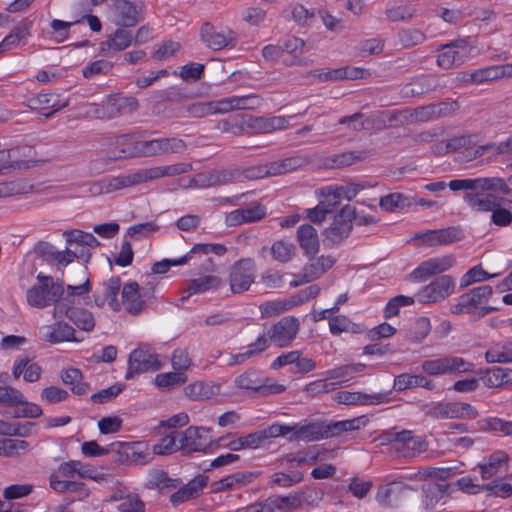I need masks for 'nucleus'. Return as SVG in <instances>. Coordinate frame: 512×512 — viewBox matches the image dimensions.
<instances>
[{
  "mask_svg": "<svg viewBox=\"0 0 512 512\" xmlns=\"http://www.w3.org/2000/svg\"><path fill=\"white\" fill-rule=\"evenodd\" d=\"M63 293L62 283L54 282L51 276L39 274L37 284L27 290L26 298L30 306L45 308L58 302Z\"/></svg>",
  "mask_w": 512,
  "mask_h": 512,
  "instance_id": "obj_1",
  "label": "nucleus"
},
{
  "mask_svg": "<svg viewBox=\"0 0 512 512\" xmlns=\"http://www.w3.org/2000/svg\"><path fill=\"white\" fill-rule=\"evenodd\" d=\"M382 444L394 443L395 450L403 457H415L428 448L424 437L415 435L411 430L396 431L392 429L380 436Z\"/></svg>",
  "mask_w": 512,
  "mask_h": 512,
  "instance_id": "obj_2",
  "label": "nucleus"
},
{
  "mask_svg": "<svg viewBox=\"0 0 512 512\" xmlns=\"http://www.w3.org/2000/svg\"><path fill=\"white\" fill-rule=\"evenodd\" d=\"M186 149V142L177 137L140 140L134 144V152L138 157L183 153Z\"/></svg>",
  "mask_w": 512,
  "mask_h": 512,
  "instance_id": "obj_3",
  "label": "nucleus"
},
{
  "mask_svg": "<svg viewBox=\"0 0 512 512\" xmlns=\"http://www.w3.org/2000/svg\"><path fill=\"white\" fill-rule=\"evenodd\" d=\"M424 413L434 419H475L478 411L469 403L437 402L424 407Z\"/></svg>",
  "mask_w": 512,
  "mask_h": 512,
  "instance_id": "obj_4",
  "label": "nucleus"
},
{
  "mask_svg": "<svg viewBox=\"0 0 512 512\" xmlns=\"http://www.w3.org/2000/svg\"><path fill=\"white\" fill-rule=\"evenodd\" d=\"M473 45L469 39H457L441 46L437 55V65L442 69H451L462 65L470 58Z\"/></svg>",
  "mask_w": 512,
  "mask_h": 512,
  "instance_id": "obj_5",
  "label": "nucleus"
},
{
  "mask_svg": "<svg viewBox=\"0 0 512 512\" xmlns=\"http://www.w3.org/2000/svg\"><path fill=\"white\" fill-rule=\"evenodd\" d=\"M356 218V209L351 205H345L334 216L329 227L324 230V235L333 244L342 242L349 236L353 227V220Z\"/></svg>",
  "mask_w": 512,
  "mask_h": 512,
  "instance_id": "obj_6",
  "label": "nucleus"
},
{
  "mask_svg": "<svg viewBox=\"0 0 512 512\" xmlns=\"http://www.w3.org/2000/svg\"><path fill=\"white\" fill-rule=\"evenodd\" d=\"M256 265L251 258L235 262L229 271V285L233 293L247 291L255 280Z\"/></svg>",
  "mask_w": 512,
  "mask_h": 512,
  "instance_id": "obj_7",
  "label": "nucleus"
},
{
  "mask_svg": "<svg viewBox=\"0 0 512 512\" xmlns=\"http://www.w3.org/2000/svg\"><path fill=\"white\" fill-rule=\"evenodd\" d=\"M449 188L453 191L470 190L473 191H499L502 194L510 192L509 186L504 179L499 177H483L475 179H456L448 184Z\"/></svg>",
  "mask_w": 512,
  "mask_h": 512,
  "instance_id": "obj_8",
  "label": "nucleus"
},
{
  "mask_svg": "<svg viewBox=\"0 0 512 512\" xmlns=\"http://www.w3.org/2000/svg\"><path fill=\"white\" fill-rule=\"evenodd\" d=\"M335 264V258L330 255H321L315 258L309 257V262L304 265L301 272L294 275L295 279L290 285L293 287L300 286L305 283L312 282L320 278Z\"/></svg>",
  "mask_w": 512,
  "mask_h": 512,
  "instance_id": "obj_9",
  "label": "nucleus"
},
{
  "mask_svg": "<svg viewBox=\"0 0 512 512\" xmlns=\"http://www.w3.org/2000/svg\"><path fill=\"white\" fill-rule=\"evenodd\" d=\"M455 283L448 275H442L423 287L416 295L422 304L436 303L444 300L454 292Z\"/></svg>",
  "mask_w": 512,
  "mask_h": 512,
  "instance_id": "obj_10",
  "label": "nucleus"
},
{
  "mask_svg": "<svg viewBox=\"0 0 512 512\" xmlns=\"http://www.w3.org/2000/svg\"><path fill=\"white\" fill-rule=\"evenodd\" d=\"M162 366L158 355L151 353L145 347L133 350L129 355L128 371L125 378L132 379L135 374L156 371Z\"/></svg>",
  "mask_w": 512,
  "mask_h": 512,
  "instance_id": "obj_11",
  "label": "nucleus"
},
{
  "mask_svg": "<svg viewBox=\"0 0 512 512\" xmlns=\"http://www.w3.org/2000/svg\"><path fill=\"white\" fill-rule=\"evenodd\" d=\"M76 460H70L59 465L49 477L50 487L59 493L77 491L81 484L72 481L77 477Z\"/></svg>",
  "mask_w": 512,
  "mask_h": 512,
  "instance_id": "obj_12",
  "label": "nucleus"
},
{
  "mask_svg": "<svg viewBox=\"0 0 512 512\" xmlns=\"http://www.w3.org/2000/svg\"><path fill=\"white\" fill-rule=\"evenodd\" d=\"M144 4L129 0H114L113 21L117 26L134 27L143 19Z\"/></svg>",
  "mask_w": 512,
  "mask_h": 512,
  "instance_id": "obj_13",
  "label": "nucleus"
},
{
  "mask_svg": "<svg viewBox=\"0 0 512 512\" xmlns=\"http://www.w3.org/2000/svg\"><path fill=\"white\" fill-rule=\"evenodd\" d=\"M200 36L206 46L215 51L234 46L236 33L229 29H218L211 23H204L200 30Z\"/></svg>",
  "mask_w": 512,
  "mask_h": 512,
  "instance_id": "obj_14",
  "label": "nucleus"
},
{
  "mask_svg": "<svg viewBox=\"0 0 512 512\" xmlns=\"http://www.w3.org/2000/svg\"><path fill=\"white\" fill-rule=\"evenodd\" d=\"M214 114H225L235 110H253L260 106L261 99L258 95L230 96L211 101Z\"/></svg>",
  "mask_w": 512,
  "mask_h": 512,
  "instance_id": "obj_15",
  "label": "nucleus"
},
{
  "mask_svg": "<svg viewBox=\"0 0 512 512\" xmlns=\"http://www.w3.org/2000/svg\"><path fill=\"white\" fill-rule=\"evenodd\" d=\"M109 502H116V509L118 512H145L146 504L141 497L131 491L128 487L119 485L116 487L110 498Z\"/></svg>",
  "mask_w": 512,
  "mask_h": 512,
  "instance_id": "obj_16",
  "label": "nucleus"
},
{
  "mask_svg": "<svg viewBox=\"0 0 512 512\" xmlns=\"http://www.w3.org/2000/svg\"><path fill=\"white\" fill-rule=\"evenodd\" d=\"M299 326L297 318L286 316L274 324L268 331L270 339L278 347H287L295 339Z\"/></svg>",
  "mask_w": 512,
  "mask_h": 512,
  "instance_id": "obj_17",
  "label": "nucleus"
},
{
  "mask_svg": "<svg viewBox=\"0 0 512 512\" xmlns=\"http://www.w3.org/2000/svg\"><path fill=\"white\" fill-rule=\"evenodd\" d=\"M129 27L118 28L108 35L104 41L100 43L99 51L105 56H112L115 53L124 51L133 44V32Z\"/></svg>",
  "mask_w": 512,
  "mask_h": 512,
  "instance_id": "obj_18",
  "label": "nucleus"
},
{
  "mask_svg": "<svg viewBox=\"0 0 512 512\" xmlns=\"http://www.w3.org/2000/svg\"><path fill=\"white\" fill-rule=\"evenodd\" d=\"M491 295L492 288L489 285L476 287L462 295L471 311L473 320H478L493 310L492 307L482 306Z\"/></svg>",
  "mask_w": 512,
  "mask_h": 512,
  "instance_id": "obj_19",
  "label": "nucleus"
},
{
  "mask_svg": "<svg viewBox=\"0 0 512 512\" xmlns=\"http://www.w3.org/2000/svg\"><path fill=\"white\" fill-rule=\"evenodd\" d=\"M64 315L83 331H92L95 326L93 314L84 308H67L64 303L57 304L53 310V317L61 318Z\"/></svg>",
  "mask_w": 512,
  "mask_h": 512,
  "instance_id": "obj_20",
  "label": "nucleus"
},
{
  "mask_svg": "<svg viewBox=\"0 0 512 512\" xmlns=\"http://www.w3.org/2000/svg\"><path fill=\"white\" fill-rule=\"evenodd\" d=\"M455 258L452 255H444L424 261L412 273L411 277L415 281H425L432 275L442 273L455 264Z\"/></svg>",
  "mask_w": 512,
  "mask_h": 512,
  "instance_id": "obj_21",
  "label": "nucleus"
},
{
  "mask_svg": "<svg viewBox=\"0 0 512 512\" xmlns=\"http://www.w3.org/2000/svg\"><path fill=\"white\" fill-rule=\"evenodd\" d=\"M461 238V230L456 227H448L438 230H427L422 233H417L414 236V239L421 240L423 245L430 247L449 245L459 241Z\"/></svg>",
  "mask_w": 512,
  "mask_h": 512,
  "instance_id": "obj_22",
  "label": "nucleus"
},
{
  "mask_svg": "<svg viewBox=\"0 0 512 512\" xmlns=\"http://www.w3.org/2000/svg\"><path fill=\"white\" fill-rule=\"evenodd\" d=\"M332 398L335 402L344 405H377L388 401L384 393L366 394L350 391L337 392Z\"/></svg>",
  "mask_w": 512,
  "mask_h": 512,
  "instance_id": "obj_23",
  "label": "nucleus"
},
{
  "mask_svg": "<svg viewBox=\"0 0 512 512\" xmlns=\"http://www.w3.org/2000/svg\"><path fill=\"white\" fill-rule=\"evenodd\" d=\"M207 482V476L201 474L197 475L170 496L171 504L173 506H178L184 502L199 497L204 487L207 485Z\"/></svg>",
  "mask_w": 512,
  "mask_h": 512,
  "instance_id": "obj_24",
  "label": "nucleus"
},
{
  "mask_svg": "<svg viewBox=\"0 0 512 512\" xmlns=\"http://www.w3.org/2000/svg\"><path fill=\"white\" fill-rule=\"evenodd\" d=\"M497 65L459 72L455 78L458 85H480L499 80Z\"/></svg>",
  "mask_w": 512,
  "mask_h": 512,
  "instance_id": "obj_25",
  "label": "nucleus"
},
{
  "mask_svg": "<svg viewBox=\"0 0 512 512\" xmlns=\"http://www.w3.org/2000/svg\"><path fill=\"white\" fill-rule=\"evenodd\" d=\"M193 170L190 163H175L165 166H155L151 168L140 169L143 183L156 180L163 177H172L188 173Z\"/></svg>",
  "mask_w": 512,
  "mask_h": 512,
  "instance_id": "obj_26",
  "label": "nucleus"
},
{
  "mask_svg": "<svg viewBox=\"0 0 512 512\" xmlns=\"http://www.w3.org/2000/svg\"><path fill=\"white\" fill-rule=\"evenodd\" d=\"M291 436L288 440H303L306 442L317 441L324 438H329L327 424L325 423H309L307 425L299 426L293 425Z\"/></svg>",
  "mask_w": 512,
  "mask_h": 512,
  "instance_id": "obj_27",
  "label": "nucleus"
},
{
  "mask_svg": "<svg viewBox=\"0 0 512 512\" xmlns=\"http://www.w3.org/2000/svg\"><path fill=\"white\" fill-rule=\"evenodd\" d=\"M406 486L399 481L389 482L379 486L376 501L383 507H395L403 498Z\"/></svg>",
  "mask_w": 512,
  "mask_h": 512,
  "instance_id": "obj_28",
  "label": "nucleus"
},
{
  "mask_svg": "<svg viewBox=\"0 0 512 512\" xmlns=\"http://www.w3.org/2000/svg\"><path fill=\"white\" fill-rule=\"evenodd\" d=\"M496 191H473L465 194L464 199L468 206L477 212H492L498 205L500 199L493 193ZM500 193L499 191H497Z\"/></svg>",
  "mask_w": 512,
  "mask_h": 512,
  "instance_id": "obj_29",
  "label": "nucleus"
},
{
  "mask_svg": "<svg viewBox=\"0 0 512 512\" xmlns=\"http://www.w3.org/2000/svg\"><path fill=\"white\" fill-rule=\"evenodd\" d=\"M258 475L256 472L238 471L214 482L212 487L216 492L240 489L252 483Z\"/></svg>",
  "mask_w": 512,
  "mask_h": 512,
  "instance_id": "obj_30",
  "label": "nucleus"
},
{
  "mask_svg": "<svg viewBox=\"0 0 512 512\" xmlns=\"http://www.w3.org/2000/svg\"><path fill=\"white\" fill-rule=\"evenodd\" d=\"M41 332L42 339L51 344L64 341H77V339L74 337V328L62 321H58L52 325L44 326L41 329Z\"/></svg>",
  "mask_w": 512,
  "mask_h": 512,
  "instance_id": "obj_31",
  "label": "nucleus"
},
{
  "mask_svg": "<svg viewBox=\"0 0 512 512\" xmlns=\"http://www.w3.org/2000/svg\"><path fill=\"white\" fill-rule=\"evenodd\" d=\"M122 302L126 310L131 314H139L146 308V302L140 293L137 282H129L122 288Z\"/></svg>",
  "mask_w": 512,
  "mask_h": 512,
  "instance_id": "obj_32",
  "label": "nucleus"
},
{
  "mask_svg": "<svg viewBox=\"0 0 512 512\" xmlns=\"http://www.w3.org/2000/svg\"><path fill=\"white\" fill-rule=\"evenodd\" d=\"M424 499L423 503L427 509H439L443 510V506L446 503V499L449 495V485L430 483L423 489Z\"/></svg>",
  "mask_w": 512,
  "mask_h": 512,
  "instance_id": "obj_33",
  "label": "nucleus"
},
{
  "mask_svg": "<svg viewBox=\"0 0 512 512\" xmlns=\"http://www.w3.org/2000/svg\"><path fill=\"white\" fill-rule=\"evenodd\" d=\"M27 107L31 110L41 111V110H49V113H44L45 118L51 117L55 112L65 107L67 104L60 103L59 95L54 93H44L38 94L34 97H31L27 100Z\"/></svg>",
  "mask_w": 512,
  "mask_h": 512,
  "instance_id": "obj_34",
  "label": "nucleus"
},
{
  "mask_svg": "<svg viewBox=\"0 0 512 512\" xmlns=\"http://www.w3.org/2000/svg\"><path fill=\"white\" fill-rule=\"evenodd\" d=\"M103 295H94V301L97 306L102 307L105 302H108L110 308L118 312L121 309V303L117 299V295L121 288V280L117 276H113L104 282Z\"/></svg>",
  "mask_w": 512,
  "mask_h": 512,
  "instance_id": "obj_35",
  "label": "nucleus"
},
{
  "mask_svg": "<svg viewBox=\"0 0 512 512\" xmlns=\"http://www.w3.org/2000/svg\"><path fill=\"white\" fill-rule=\"evenodd\" d=\"M297 240L307 257L315 256L320 248L316 229L310 224H303L297 229Z\"/></svg>",
  "mask_w": 512,
  "mask_h": 512,
  "instance_id": "obj_36",
  "label": "nucleus"
},
{
  "mask_svg": "<svg viewBox=\"0 0 512 512\" xmlns=\"http://www.w3.org/2000/svg\"><path fill=\"white\" fill-rule=\"evenodd\" d=\"M221 279L214 275H206L189 281L186 294H183L176 304L181 306L191 295L197 293H204L211 289H216L220 286Z\"/></svg>",
  "mask_w": 512,
  "mask_h": 512,
  "instance_id": "obj_37",
  "label": "nucleus"
},
{
  "mask_svg": "<svg viewBox=\"0 0 512 512\" xmlns=\"http://www.w3.org/2000/svg\"><path fill=\"white\" fill-rule=\"evenodd\" d=\"M102 182L104 194L113 193L115 191L143 183L140 170L130 174L103 178Z\"/></svg>",
  "mask_w": 512,
  "mask_h": 512,
  "instance_id": "obj_38",
  "label": "nucleus"
},
{
  "mask_svg": "<svg viewBox=\"0 0 512 512\" xmlns=\"http://www.w3.org/2000/svg\"><path fill=\"white\" fill-rule=\"evenodd\" d=\"M220 393V385L213 382L196 381L184 388V394L190 400L203 401Z\"/></svg>",
  "mask_w": 512,
  "mask_h": 512,
  "instance_id": "obj_39",
  "label": "nucleus"
},
{
  "mask_svg": "<svg viewBox=\"0 0 512 512\" xmlns=\"http://www.w3.org/2000/svg\"><path fill=\"white\" fill-rule=\"evenodd\" d=\"M107 102L111 113V119L121 115L130 114L135 112L139 103L135 97L110 95L107 97Z\"/></svg>",
  "mask_w": 512,
  "mask_h": 512,
  "instance_id": "obj_40",
  "label": "nucleus"
},
{
  "mask_svg": "<svg viewBox=\"0 0 512 512\" xmlns=\"http://www.w3.org/2000/svg\"><path fill=\"white\" fill-rule=\"evenodd\" d=\"M263 502L265 512H292L301 506L300 497L296 494L269 497Z\"/></svg>",
  "mask_w": 512,
  "mask_h": 512,
  "instance_id": "obj_41",
  "label": "nucleus"
},
{
  "mask_svg": "<svg viewBox=\"0 0 512 512\" xmlns=\"http://www.w3.org/2000/svg\"><path fill=\"white\" fill-rule=\"evenodd\" d=\"M440 86L439 79L436 76H419L407 83L403 91L408 96H416L437 90Z\"/></svg>",
  "mask_w": 512,
  "mask_h": 512,
  "instance_id": "obj_42",
  "label": "nucleus"
},
{
  "mask_svg": "<svg viewBox=\"0 0 512 512\" xmlns=\"http://www.w3.org/2000/svg\"><path fill=\"white\" fill-rule=\"evenodd\" d=\"M209 431L202 427L190 426L179 434V447L188 451H202L206 444L202 441L201 432Z\"/></svg>",
  "mask_w": 512,
  "mask_h": 512,
  "instance_id": "obj_43",
  "label": "nucleus"
},
{
  "mask_svg": "<svg viewBox=\"0 0 512 512\" xmlns=\"http://www.w3.org/2000/svg\"><path fill=\"white\" fill-rule=\"evenodd\" d=\"M105 144L111 146L112 152L119 158L137 156L134 152L135 142H132L130 134L109 136L105 139Z\"/></svg>",
  "mask_w": 512,
  "mask_h": 512,
  "instance_id": "obj_44",
  "label": "nucleus"
},
{
  "mask_svg": "<svg viewBox=\"0 0 512 512\" xmlns=\"http://www.w3.org/2000/svg\"><path fill=\"white\" fill-rule=\"evenodd\" d=\"M64 236L70 247L73 245L81 246V249H78V257L84 256V247L95 248L99 245V241L93 234L81 230L66 231Z\"/></svg>",
  "mask_w": 512,
  "mask_h": 512,
  "instance_id": "obj_45",
  "label": "nucleus"
},
{
  "mask_svg": "<svg viewBox=\"0 0 512 512\" xmlns=\"http://www.w3.org/2000/svg\"><path fill=\"white\" fill-rule=\"evenodd\" d=\"M31 22L25 21L15 27L0 43V56L6 51L18 46L21 41L27 39L30 35Z\"/></svg>",
  "mask_w": 512,
  "mask_h": 512,
  "instance_id": "obj_46",
  "label": "nucleus"
},
{
  "mask_svg": "<svg viewBox=\"0 0 512 512\" xmlns=\"http://www.w3.org/2000/svg\"><path fill=\"white\" fill-rule=\"evenodd\" d=\"M412 387H423L433 390L435 389V383L426 377L410 374L398 375L394 380V388L397 391H403Z\"/></svg>",
  "mask_w": 512,
  "mask_h": 512,
  "instance_id": "obj_47",
  "label": "nucleus"
},
{
  "mask_svg": "<svg viewBox=\"0 0 512 512\" xmlns=\"http://www.w3.org/2000/svg\"><path fill=\"white\" fill-rule=\"evenodd\" d=\"M509 456L504 451H496L488 457L487 462L478 464L480 468L481 477L483 479H490L496 475L502 464L507 465Z\"/></svg>",
  "mask_w": 512,
  "mask_h": 512,
  "instance_id": "obj_48",
  "label": "nucleus"
},
{
  "mask_svg": "<svg viewBox=\"0 0 512 512\" xmlns=\"http://www.w3.org/2000/svg\"><path fill=\"white\" fill-rule=\"evenodd\" d=\"M61 380L71 387L76 395H85L89 391V384L83 381L82 372L76 368H69L61 373Z\"/></svg>",
  "mask_w": 512,
  "mask_h": 512,
  "instance_id": "obj_49",
  "label": "nucleus"
},
{
  "mask_svg": "<svg viewBox=\"0 0 512 512\" xmlns=\"http://www.w3.org/2000/svg\"><path fill=\"white\" fill-rule=\"evenodd\" d=\"M42 254L48 261H55L58 265L67 266L78 257V248H66L64 251H59L54 246L45 244L43 245Z\"/></svg>",
  "mask_w": 512,
  "mask_h": 512,
  "instance_id": "obj_50",
  "label": "nucleus"
},
{
  "mask_svg": "<svg viewBox=\"0 0 512 512\" xmlns=\"http://www.w3.org/2000/svg\"><path fill=\"white\" fill-rule=\"evenodd\" d=\"M181 484L179 479H172L162 470H155L149 474L147 488L158 489L160 492H166L177 488Z\"/></svg>",
  "mask_w": 512,
  "mask_h": 512,
  "instance_id": "obj_51",
  "label": "nucleus"
},
{
  "mask_svg": "<svg viewBox=\"0 0 512 512\" xmlns=\"http://www.w3.org/2000/svg\"><path fill=\"white\" fill-rule=\"evenodd\" d=\"M367 423V419L365 416L356 417L353 419L337 421L330 424H327L328 435L329 437L337 436L342 432H350L359 430L362 427H365Z\"/></svg>",
  "mask_w": 512,
  "mask_h": 512,
  "instance_id": "obj_52",
  "label": "nucleus"
},
{
  "mask_svg": "<svg viewBox=\"0 0 512 512\" xmlns=\"http://www.w3.org/2000/svg\"><path fill=\"white\" fill-rule=\"evenodd\" d=\"M295 299L266 301L259 306L261 317L270 318L295 307Z\"/></svg>",
  "mask_w": 512,
  "mask_h": 512,
  "instance_id": "obj_53",
  "label": "nucleus"
},
{
  "mask_svg": "<svg viewBox=\"0 0 512 512\" xmlns=\"http://www.w3.org/2000/svg\"><path fill=\"white\" fill-rule=\"evenodd\" d=\"M483 379L487 387L498 388L512 383V370L500 367L488 369Z\"/></svg>",
  "mask_w": 512,
  "mask_h": 512,
  "instance_id": "obj_54",
  "label": "nucleus"
},
{
  "mask_svg": "<svg viewBox=\"0 0 512 512\" xmlns=\"http://www.w3.org/2000/svg\"><path fill=\"white\" fill-rule=\"evenodd\" d=\"M304 164V160L299 156L279 159L268 163L270 176L282 175L292 172Z\"/></svg>",
  "mask_w": 512,
  "mask_h": 512,
  "instance_id": "obj_55",
  "label": "nucleus"
},
{
  "mask_svg": "<svg viewBox=\"0 0 512 512\" xmlns=\"http://www.w3.org/2000/svg\"><path fill=\"white\" fill-rule=\"evenodd\" d=\"M30 445L25 440L4 438L0 440V455L5 457L20 456L27 453Z\"/></svg>",
  "mask_w": 512,
  "mask_h": 512,
  "instance_id": "obj_56",
  "label": "nucleus"
},
{
  "mask_svg": "<svg viewBox=\"0 0 512 512\" xmlns=\"http://www.w3.org/2000/svg\"><path fill=\"white\" fill-rule=\"evenodd\" d=\"M485 359L488 363L512 362V342L495 344L486 351Z\"/></svg>",
  "mask_w": 512,
  "mask_h": 512,
  "instance_id": "obj_57",
  "label": "nucleus"
},
{
  "mask_svg": "<svg viewBox=\"0 0 512 512\" xmlns=\"http://www.w3.org/2000/svg\"><path fill=\"white\" fill-rule=\"evenodd\" d=\"M295 252V245L284 240L275 241L270 248V254L273 260L280 263L291 261L295 256Z\"/></svg>",
  "mask_w": 512,
  "mask_h": 512,
  "instance_id": "obj_58",
  "label": "nucleus"
},
{
  "mask_svg": "<svg viewBox=\"0 0 512 512\" xmlns=\"http://www.w3.org/2000/svg\"><path fill=\"white\" fill-rule=\"evenodd\" d=\"M186 381L187 376L183 372L174 371L157 374L154 384L162 390H170L184 384Z\"/></svg>",
  "mask_w": 512,
  "mask_h": 512,
  "instance_id": "obj_59",
  "label": "nucleus"
},
{
  "mask_svg": "<svg viewBox=\"0 0 512 512\" xmlns=\"http://www.w3.org/2000/svg\"><path fill=\"white\" fill-rule=\"evenodd\" d=\"M445 374L468 373L474 370V364L462 357L444 355Z\"/></svg>",
  "mask_w": 512,
  "mask_h": 512,
  "instance_id": "obj_60",
  "label": "nucleus"
},
{
  "mask_svg": "<svg viewBox=\"0 0 512 512\" xmlns=\"http://www.w3.org/2000/svg\"><path fill=\"white\" fill-rule=\"evenodd\" d=\"M252 126L260 132L269 133L288 127V120L283 116H274L270 118L257 117L253 120Z\"/></svg>",
  "mask_w": 512,
  "mask_h": 512,
  "instance_id": "obj_61",
  "label": "nucleus"
},
{
  "mask_svg": "<svg viewBox=\"0 0 512 512\" xmlns=\"http://www.w3.org/2000/svg\"><path fill=\"white\" fill-rule=\"evenodd\" d=\"M19 156L20 148L0 150V175L7 174L13 169H19L22 164Z\"/></svg>",
  "mask_w": 512,
  "mask_h": 512,
  "instance_id": "obj_62",
  "label": "nucleus"
},
{
  "mask_svg": "<svg viewBox=\"0 0 512 512\" xmlns=\"http://www.w3.org/2000/svg\"><path fill=\"white\" fill-rule=\"evenodd\" d=\"M370 156V153L365 150L360 151H345L334 155L331 158L332 167H345L354 164L357 161H363Z\"/></svg>",
  "mask_w": 512,
  "mask_h": 512,
  "instance_id": "obj_63",
  "label": "nucleus"
},
{
  "mask_svg": "<svg viewBox=\"0 0 512 512\" xmlns=\"http://www.w3.org/2000/svg\"><path fill=\"white\" fill-rule=\"evenodd\" d=\"M303 480V473L291 471L290 473L276 472L270 476L271 487L289 488Z\"/></svg>",
  "mask_w": 512,
  "mask_h": 512,
  "instance_id": "obj_64",
  "label": "nucleus"
}]
</instances>
